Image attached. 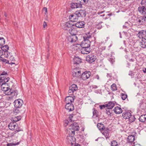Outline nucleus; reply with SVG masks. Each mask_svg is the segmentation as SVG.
<instances>
[{
  "label": "nucleus",
  "instance_id": "obj_1",
  "mask_svg": "<svg viewBox=\"0 0 146 146\" xmlns=\"http://www.w3.org/2000/svg\"><path fill=\"white\" fill-rule=\"evenodd\" d=\"M86 15V12L85 11L80 9L76 11L75 13L71 14L69 16V18L71 21H77L79 17H85Z\"/></svg>",
  "mask_w": 146,
  "mask_h": 146
},
{
  "label": "nucleus",
  "instance_id": "obj_2",
  "mask_svg": "<svg viewBox=\"0 0 146 146\" xmlns=\"http://www.w3.org/2000/svg\"><path fill=\"white\" fill-rule=\"evenodd\" d=\"M8 127L10 129L12 130H15L14 132L15 134L22 131V129L19 127H18L17 124L15 122L10 123L8 125Z\"/></svg>",
  "mask_w": 146,
  "mask_h": 146
},
{
  "label": "nucleus",
  "instance_id": "obj_3",
  "mask_svg": "<svg viewBox=\"0 0 146 146\" xmlns=\"http://www.w3.org/2000/svg\"><path fill=\"white\" fill-rule=\"evenodd\" d=\"M1 50H0V54H3L4 57H8L9 54V52L8 51L9 47L7 45H5L4 46L0 47Z\"/></svg>",
  "mask_w": 146,
  "mask_h": 146
},
{
  "label": "nucleus",
  "instance_id": "obj_4",
  "mask_svg": "<svg viewBox=\"0 0 146 146\" xmlns=\"http://www.w3.org/2000/svg\"><path fill=\"white\" fill-rule=\"evenodd\" d=\"M96 59V56L93 54L87 55L86 57V61L90 64L94 62Z\"/></svg>",
  "mask_w": 146,
  "mask_h": 146
},
{
  "label": "nucleus",
  "instance_id": "obj_5",
  "mask_svg": "<svg viewBox=\"0 0 146 146\" xmlns=\"http://www.w3.org/2000/svg\"><path fill=\"white\" fill-rule=\"evenodd\" d=\"M135 137L133 135H130L128 136L127 141V143L131 144V146H135L137 144V142H134L135 140Z\"/></svg>",
  "mask_w": 146,
  "mask_h": 146
},
{
  "label": "nucleus",
  "instance_id": "obj_6",
  "mask_svg": "<svg viewBox=\"0 0 146 146\" xmlns=\"http://www.w3.org/2000/svg\"><path fill=\"white\" fill-rule=\"evenodd\" d=\"M91 42L89 40H84L82 41L80 45L77 44L78 46L76 47H82V48L90 47V46Z\"/></svg>",
  "mask_w": 146,
  "mask_h": 146
},
{
  "label": "nucleus",
  "instance_id": "obj_7",
  "mask_svg": "<svg viewBox=\"0 0 146 146\" xmlns=\"http://www.w3.org/2000/svg\"><path fill=\"white\" fill-rule=\"evenodd\" d=\"M78 89V87L76 85L73 84L69 87V90L68 93L69 95H73L74 93Z\"/></svg>",
  "mask_w": 146,
  "mask_h": 146
},
{
  "label": "nucleus",
  "instance_id": "obj_8",
  "mask_svg": "<svg viewBox=\"0 0 146 146\" xmlns=\"http://www.w3.org/2000/svg\"><path fill=\"white\" fill-rule=\"evenodd\" d=\"M91 73L89 71H85L82 74L80 78L83 80H86L91 76Z\"/></svg>",
  "mask_w": 146,
  "mask_h": 146
},
{
  "label": "nucleus",
  "instance_id": "obj_9",
  "mask_svg": "<svg viewBox=\"0 0 146 146\" xmlns=\"http://www.w3.org/2000/svg\"><path fill=\"white\" fill-rule=\"evenodd\" d=\"M68 44L69 42L72 43L75 42L78 39L76 36H72V35L68 36L66 38Z\"/></svg>",
  "mask_w": 146,
  "mask_h": 146
},
{
  "label": "nucleus",
  "instance_id": "obj_10",
  "mask_svg": "<svg viewBox=\"0 0 146 146\" xmlns=\"http://www.w3.org/2000/svg\"><path fill=\"white\" fill-rule=\"evenodd\" d=\"M23 103V102L22 100L20 99L16 100L14 102V106L16 108H20Z\"/></svg>",
  "mask_w": 146,
  "mask_h": 146
},
{
  "label": "nucleus",
  "instance_id": "obj_11",
  "mask_svg": "<svg viewBox=\"0 0 146 146\" xmlns=\"http://www.w3.org/2000/svg\"><path fill=\"white\" fill-rule=\"evenodd\" d=\"M137 23L140 25H146V16H141L137 20Z\"/></svg>",
  "mask_w": 146,
  "mask_h": 146
},
{
  "label": "nucleus",
  "instance_id": "obj_12",
  "mask_svg": "<svg viewBox=\"0 0 146 146\" xmlns=\"http://www.w3.org/2000/svg\"><path fill=\"white\" fill-rule=\"evenodd\" d=\"M70 129H73L78 131L79 129V127L78 124L76 122H74L71 124L69 127Z\"/></svg>",
  "mask_w": 146,
  "mask_h": 146
},
{
  "label": "nucleus",
  "instance_id": "obj_13",
  "mask_svg": "<svg viewBox=\"0 0 146 146\" xmlns=\"http://www.w3.org/2000/svg\"><path fill=\"white\" fill-rule=\"evenodd\" d=\"M81 73L80 70H77L76 69H74L73 70L72 72V75L73 77H76L77 78H80Z\"/></svg>",
  "mask_w": 146,
  "mask_h": 146
},
{
  "label": "nucleus",
  "instance_id": "obj_14",
  "mask_svg": "<svg viewBox=\"0 0 146 146\" xmlns=\"http://www.w3.org/2000/svg\"><path fill=\"white\" fill-rule=\"evenodd\" d=\"M137 35L140 38L143 39V38H146V31L142 30L139 31Z\"/></svg>",
  "mask_w": 146,
  "mask_h": 146
},
{
  "label": "nucleus",
  "instance_id": "obj_15",
  "mask_svg": "<svg viewBox=\"0 0 146 146\" xmlns=\"http://www.w3.org/2000/svg\"><path fill=\"white\" fill-rule=\"evenodd\" d=\"M69 33L72 36H76L77 33L76 28L75 27H72L69 30Z\"/></svg>",
  "mask_w": 146,
  "mask_h": 146
},
{
  "label": "nucleus",
  "instance_id": "obj_16",
  "mask_svg": "<svg viewBox=\"0 0 146 146\" xmlns=\"http://www.w3.org/2000/svg\"><path fill=\"white\" fill-rule=\"evenodd\" d=\"M65 108L68 111H70L74 110V107L72 103H69L66 104L65 106Z\"/></svg>",
  "mask_w": 146,
  "mask_h": 146
},
{
  "label": "nucleus",
  "instance_id": "obj_17",
  "mask_svg": "<svg viewBox=\"0 0 146 146\" xmlns=\"http://www.w3.org/2000/svg\"><path fill=\"white\" fill-rule=\"evenodd\" d=\"M74 100V98L73 96H68L66 98L65 102L66 104L72 103Z\"/></svg>",
  "mask_w": 146,
  "mask_h": 146
},
{
  "label": "nucleus",
  "instance_id": "obj_18",
  "mask_svg": "<svg viewBox=\"0 0 146 146\" xmlns=\"http://www.w3.org/2000/svg\"><path fill=\"white\" fill-rule=\"evenodd\" d=\"M67 141L69 143L72 144L75 141V139L74 136L68 135L66 137Z\"/></svg>",
  "mask_w": 146,
  "mask_h": 146
},
{
  "label": "nucleus",
  "instance_id": "obj_19",
  "mask_svg": "<svg viewBox=\"0 0 146 146\" xmlns=\"http://www.w3.org/2000/svg\"><path fill=\"white\" fill-rule=\"evenodd\" d=\"M10 79V78L7 77H6L5 76H0V82L1 83H3L5 84L8 82Z\"/></svg>",
  "mask_w": 146,
  "mask_h": 146
},
{
  "label": "nucleus",
  "instance_id": "obj_20",
  "mask_svg": "<svg viewBox=\"0 0 146 146\" xmlns=\"http://www.w3.org/2000/svg\"><path fill=\"white\" fill-rule=\"evenodd\" d=\"M92 51V49L90 47L82 48L81 52L83 54H87Z\"/></svg>",
  "mask_w": 146,
  "mask_h": 146
},
{
  "label": "nucleus",
  "instance_id": "obj_21",
  "mask_svg": "<svg viewBox=\"0 0 146 146\" xmlns=\"http://www.w3.org/2000/svg\"><path fill=\"white\" fill-rule=\"evenodd\" d=\"M85 23L84 22L81 21L77 22L75 24L74 27L78 28H83L84 27Z\"/></svg>",
  "mask_w": 146,
  "mask_h": 146
},
{
  "label": "nucleus",
  "instance_id": "obj_22",
  "mask_svg": "<svg viewBox=\"0 0 146 146\" xmlns=\"http://www.w3.org/2000/svg\"><path fill=\"white\" fill-rule=\"evenodd\" d=\"M146 7L143 6H140L138 8V11L142 14H146Z\"/></svg>",
  "mask_w": 146,
  "mask_h": 146
},
{
  "label": "nucleus",
  "instance_id": "obj_23",
  "mask_svg": "<svg viewBox=\"0 0 146 146\" xmlns=\"http://www.w3.org/2000/svg\"><path fill=\"white\" fill-rule=\"evenodd\" d=\"M104 131L102 132V133L104 135L106 139H109L110 137V135L109 130L108 128H106L103 130Z\"/></svg>",
  "mask_w": 146,
  "mask_h": 146
},
{
  "label": "nucleus",
  "instance_id": "obj_24",
  "mask_svg": "<svg viewBox=\"0 0 146 146\" xmlns=\"http://www.w3.org/2000/svg\"><path fill=\"white\" fill-rule=\"evenodd\" d=\"M64 29L66 30H68L69 28H71L72 27H74V24L70 23L69 22H66L64 25Z\"/></svg>",
  "mask_w": 146,
  "mask_h": 146
},
{
  "label": "nucleus",
  "instance_id": "obj_25",
  "mask_svg": "<svg viewBox=\"0 0 146 146\" xmlns=\"http://www.w3.org/2000/svg\"><path fill=\"white\" fill-rule=\"evenodd\" d=\"M113 111L116 114H120L122 113V110L121 108L118 106L115 107L113 109Z\"/></svg>",
  "mask_w": 146,
  "mask_h": 146
},
{
  "label": "nucleus",
  "instance_id": "obj_26",
  "mask_svg": "<svg viewBox=\"0 0 146 146\" xmlns=\"http://www.w3.org/2000/svg\"><path fill=\"white\" fill-rule=\"evenodd\" d=\"M139 121L143 123H146V114L141 115L139 119Z\"/></svg>",
  "mask_w": 146,
  "mask_h": 146
},
{
  "label": "nucleus",
  "instance_id": "obj_27",
  "mask_svg": "<svg viewBox=\"0 0 146 146\" xmlns=\"http://www.w3.org/2000/svg\"><path fill=\"white\" fill-rule=\"evenodd\" d=\"M73 62L74 64H79L82 62V60L78 57L75 56L73 58Z\"/></svg>",
  "mask_w": 146,
  "mask_h": 146
},
{
  "label": "nucleus",
  "instance_id": "obj_28",
  "mask_svg": "<svg viewBox=\"0 0 146 146\" xmlns=\"http://www.w3.org/2000/svg\"><path fill=\"white\" fill-rule=\"evenodd\" d=\"M141 46L143 48H146V38L142 39L140 42Z\"/></svg>",
  "mask_w": 146,
  "mask_h": 146
},
{
  "label": "nucleus",
  "instance_id": "obj_29",
  "mask_svg": "<svg viewBox=\"0 0 146 146\" xmlns=\"http://www.w3.org/2000/svg\"><path fill=\"white\" fill-rule=\"evenodd\" d=\"M131 113L128 111H126L123 113L122 117L125 119H128L131 116Z\"/></svg>",
  "mask_w": 146,
  "mask_h": 146
},
{
  "label": "nucleus",
  "instance_id": "obj_30",
  "mask_svg": "<svg viewBox=\"0 0 146 146\" xmlns=\"http://www.w3.org/2000/svg\"><path fill=\"white\" fill-rule=\"evenodd\" d=\"M5 94L6 95H12V96H13L15 95L16 93L15 92H13V90L11 89L8 88V90L5 92Z\"/></svg>",
  "mask_w": 146,
  "mask_h": 146
},
{
  "label": "nucleus",
  "instance_id": "obj_31",
  "mask_svg": "<svg viewBox=\"0 0 146 146\" xmlns=\"http://www.w3.org/2000/svg\"><path fill=\"white\" fill-rule=\"evenodd\" d=\"M115 106V103L113 102H109L108 103L106 104V106L112 109Z\"/></svg>",
  "mask_w": 146,
  "mask_h": 146
},
{
  "label": "nucleus",
  "instance_id": "obj_32",
  "mask_svg": "<svg viewBox=\"0 0 146 146\" xmlns=\"http://www.w3.org/2000/svg\"><path fill=\"white\" fill-rule=\"evenodd\" d=\"M92 34L90 32L84 34L83 36L84 40H88V39L91 37Z\"/></svg>",
  "mask_w": 146,
  "mask_h": 146
},
{
  "label": "nucleus",
  "instance_id": "obj_33",
  "mask_svg": "<svg viewBox=\"0 0 146 146\" xmlns=\"http://www.w3.org/2000/svg\"><path fill=\"white\" fill-rule=\"evenodd\" d=\"M106 113L109 116L111 117L113 115V113L112 112V110L111 108H107L106 109Z\"/></svg>",
  "mask_w": 146,
  "mask_h": 146
},
{
  "label": "nucleus",
  "instance_id": "obj_34",
  "mask_svg": "<svg viewBox=\"0 0 146 146\" xmlns=\"http://www.w3.org/2000/svg\"><path fill=\"white\" fill-rule=\"evenodd\" d=\"M6 85L7 86H8L7 83H5V84L3 83H2L1 84V89L4 91H6L8 90V89L9 88L8 87H6Z\"/></svg>",
  "mask_w": 146,
  "mask_h": 146
},
{
  "label": "nucleus",
  "instance_id": "obj_35",
  "mask_svg": "<svg viewBox=\"0 0 146 146\" xmlns=\"http://www.w3.org/2000/svg\"><path fill=\"white\" fill-rule=\"evenodd\" d=\"M97 126L98 129L101 131H102L105 129L104 125L102 123H98Z\"/></svg>",
  "mask_w": 146,
  "mask_h": 146
},
{
  "label": "nucleus",
  "instance_id": "obj_36",
  "mask_svg": "<svg viewBox=\"0 0 146 146\" xmlns=\"http://www.w3.org/2000/svg\"><path fill=\"white\" fill-rule=\"evenodd\" d=\"M93 116L96 118L98 116V112L94 108L93 109Z\"/></svg>",
  "mask_w": 146,
  "mask_h": 146
},
{
  "label": "nucleus",
  "instance_id": "obj_37",
  "mask_svg": "<svg viewBox=\"0 0 146 146\" xmlns=\"http://www.w3.org/2000/svg\"><path fill=\"white\" fill-rule=\"evenodd\" d=\"M21 119L20 116H15L12 117V119L13 121L15 122L20 120Z\"/></svg>",
  "mask_w": 146,
  "mask_h": 146
},
{
  "label": "nucleus",
  "instance_id": "obj_38",
  "mask_svg": "<svg viewBox=\"0 0 146 146\" xmlns=\"http://www.w3.org/2000/svg\"><path fill=\"white\" fill-rule=\"evenodd\" d=\"M128 119L129 121L131 123L135 121V118L134 115H131V116L129 117V118H128Z\"/></svg>",
  "mask_w": 146,
  "mask_h": 146
},
{
  "label": "nucleus",
  "instance_id": "obj_39",
  "mask_svg": "<svg viewBox=\"0 0 146 146\" xmlns=\"http://www.w3.org/2000/svg\"><path fill=\"white\" fill-rule=\"evenodd\" d=\"M5 42V40L3 37H0V45L3 46Z\"/></svg>",
  "mask_w": 146,
  "mask_h": 146
},
{
  "label": "nucleus",
  "instance_id": "obj_40",
  "mask_svg": "<svg viewBox=\"0 0 146 146\" xmlns=\"http://www.w3.org/2000/svg\"><path fill=\"white\" fill-rule=\"evenodd\" d=\"M111 89L112 91H115L117 90V87L115 84H113L111 86Z\"/></svg>",
  "mask_w": 146,
  "mask_h": 146
},
{
  "label": "nucleus",
  "instance_id": "obj_41",
  "mask_svg": "<svg viewBox=\"0 0 146 146\" xmlns=\"http://www.w3.org/2000/svg\"><path fill=\"white\" fill-rule=\"evenodd\" d=\"M21 110L20 109V108H16L13 110V113L15 114H17L21 112Z\"/></svg>",
  "mask_w": 146,
  "mask_h": 146
},
{
  "label": "nucleus",
  "instance_id": "obj_42",
  "mask_svg": "<svg viewBox=\"0 0 146 146\" xmlns=\"http://www.w3.org/2000/svg\"><path fill=\"white\" fill-rule=\"evenodd\" d=\"M76 3H72L71 4V7L72 9L77 8V5Z\"/></svg>",
  "mask_w": 146,
  "mask_h": 146
},
{
  "label": "nucleus",
  "instance_id": "obj_43",
  "mask_svg": "<svg viewBox=\"0 0 146 146\" xmlns=\"http://www.w3.org/2000/svg\"><path fill=\"white\" fill-rule=\"evenodd\" d=\"M78 1L82 5H85L88 3V0H78Z\"/></svg>",
  "mask_w": 146,
  "mask_h": 146
},
{
  "label": "nucleus",
  "instance_id": "obj_44",
  "mask_svg": "<svg viewBox=\"0 0 146 146\" xmlns=\"http://www.w3.org/2000/svg\"><path fill=\"white\" fill-rule=\"evenodd\" d=\"M6 58H9L10 60L12 61H14L15 60L14 57L12 56L11 55L10 53L9 52V54L8 56V57H5Z\"/></svg>",
  "mask_w": 146,
  "mask_h": 146
},
{
  "label": "nucleus",
  "instance_id": "obj_45",
  "mask_svg": "<svg viewBox=\"0 0 146 146\" xmlns=\"http://www.w3.org/2000/svg\"><path fill=\"white\" fill-rule=\"evenodd\" d=\"M121 98L123 100H125L127 97V95L126 94L121 93Z\"/></svg>",
  "mask_w": 146,
  "mask_h": 146
},
{
  "label": "nucleus",
  "instance_id": "obj_46",
  "mask_svg": "<svg viewBox=\"0 0 146 146\" xmlns=\"http://www.w3.org/2000/svg\"><path fill=\"white\" fill-rule=\"evenodd\" d=\"M111 143V146H118L117 143L115 141L113 140Z\"/></svg>",
  "mask_w": 146,
  "mask_h": 146
},
{
  "label": "nucleus",
  "instance_id": "obj_47",
  "mask_svg": "<svg viewBox=\"0 0 146 146\" xmlns=\"http://www.w3.org/2000/svg\"><path fill=\"white\" fill-rule=\"evenodd\" d=\"M76 3L77 4V8H82V3L80 2H79V1H78V0H77V2Z\"/></svg>",
  "mask_w": 146,
  "mask_h": 146
},
{
  "label": "nucleus",
  "instance_id": "obj_48",
  "mask_svg": "<svg viewBox=\"0 0 146 146\" xmlns=\"http://www.w3.org/2000/svg\"><path fill=\"white\" fill-rule=\"evenodd\" d=\"M108 60L111 63L113 64L115 60L113 57L111 56L108 59Z\"/></svg>",
  "mask_w": 146,
  "mask_h": 146
},
{
  "label": "nucleus",
  "instance_id": "obj_49",
  "mask_svg": "<svg viewBox=\"0 0 146 146\" xmlns=\"http://www.w3.org/2000/svg\"><path fill=\"white\" fill-rule=\"evenodd\" d=\"M19 143V142H17L16 143H7V146H12L13 145H18Z\"/></svg>",
  "mask_w": 146,
  "mask_h": 146
},
{
  "label": "nucleus",
  "instance_id": "obj_50",
  "mask_svg": "<svg viewBox=\"0 0 146 146\" xmlns=\"http://www.w3.org/2000/svg\"><path fill=\"white\" fill-rule=\"evenodd\" d=\"M141 4L142 6H145L146 7V0H142Z\"/></svg>",
  "mask_w": 146,
  "mask_h": 146
},
{
  "label": "nucleus",
  "instance_id": "obj_51",
  "mask_svg": "<svg viewBox=\"0 0 146 146\" xmlns=\"http://www.w3.org/2000/svg\"><path fill=\"white\" fill-rule=\"evenodd\" d=\"M0 60L3 62H6V63H7V61H8L7 60H6V59L3 58V57H2L0 56Z\"/></svg>",
  "mask_w": 146,
  "mask_h": 146
},
{
  "label": "nucleus",
  "instance_id": "obj_52",
  "mask_svg": "<svg viewBox=\"0 0 146 146\" xmlns=\"http://www.w3.org/2000/svg\"><path fill=\"white\" fill-rule=\"evenodd\" d=\"M1 71H0V76L1 75H7V72L5 71H3L2 72H1Z\"/></svg>",
  "mask_w": 146,
  "mask_h": 146
},
{
  "label": "nucleus",
  "instance_id": "obj_53",
  "mask_svg": "<svg viewBox=\"0 0 146 146\" xmlns=\"http://www.w3.org/2000/svg\"><path fill=\"white\" fill-rule=\"evenodd\" d=\"M76 113H75V112H74L73 113H72V114H70V120L71 121H72V120L71 119V118H72L75 115Z\"/></svg>",
  "mask_w": 146,
  "mask_h": 146
},
{
  "label": "nucleus",
  "instance_id": "obj_54",
  "mask_svg": "<svg viewBox=\"0 0 146 146\" xmlns=\"http://www.w3.org/2000/svg\"><path fill=\"white\" fill-rule=\"evenodd\" d=\"M102 27V25H100L99 24L96 26V28L98 29H100Z\"/></svg>",
  "mask_w": 146,
  "mask_h": 146
},
{
  "label": "nucleus",
  "instance_id": "obj_55",
  "mask_svg": "<svg viewBox=\"0 0 146 146\" xmlns=\"http://www.w3.org/2000/svg\"><path fill=\"white\" fill-rule=\"evenodd\" d=\"M99 106L101 109H102L103 108H105V107H107L106 106V104L102 105H100Z\"/></svg>",
  "mask_w": 146,
  "mask_h": 146
},
{
  "label": "nucleus",
  "instance_id": "obj_56",
  "mask_svg": "<svg viewBox=\"0 0 146 146\" xmlns=\"http://www.w3.org/2000/svg\"><path fill=\"white\" fill-rule=\"evenodd\" d=\"M69 122L68 120H66L65 121L64 123V124L65 126H66L69 123Z\"/></svg>",
  "mask_w": 146,
  "mask_h": 146
},
{
  "label": "nucleus",
  "instance_id": "obj_57",
  "mask_svg": "<svg viewBox=\"0 0 146 146\" xmlns=\"http://www.w3.org/2000/svg\"><path fill=\"white\" fill-rule=\"evenodd\" d=\"M71 131V133H72V136H74V135L75 134V131L76 130H75L73 129H70Z\"/></svg>",
  "mask_w": 146,
  "mask_h": 146
},
{
  "label": "nucleus",
  "instance_id": "obj_58",
  "mask_svg": "<svg viewBox=\"0 0 146 146\" xmlns=\"http://www.w3.org/2000/svg\"><path fill=\"white\" fill-rule=\"evenodd\" d=\"M106 49V46H102L100 47V49L102 50H104Z\"/></svg>",
  "mask_w": 146,
  "mask_h": 146
},
{
  "label": "nucleus",
  "instance_id": "obj_59",
  "mask_svg": "<svg viewBox=\"0 0 146 146\" xmlns=\"http://www.w3.org/2000/svg\"><path fill=\"white\" fill-rule=\"evenodd\" d=\"M135 123H136V125H135V127H138V125L139 124V121H136Z\"/></svg>",
  "mask_w": 146,
  "mask_h": 146
},
{
  "label": "nucleus",
  "instance_id": "obj_60",
  "mask_svg": "<svg viewBox=\"0 0 146 146\" xmlns=\"http://www.w3.org/2000/svg\"><path fill=\"white\" fill-rule=\"evenodd\" d=\"M129 75L131 76H133V72L132 71H130L129 72Z\"/></svg>",
  "mask_w": 146,
  "mask_h": 146
},
{
  "label": "nucleus",
  "instance_id": "obj_61",
  "mask_svg": "<svg viewBox=\"0 0 146 146\" xmlns=\"http://www.w3.org/2000/svg\"><path fill=\"white\" fill-rule=\"evenodd\" d=\"M47 26L46 23L44 21L43 23V27L44 28H45Z\"/></svg>",
  "mask_w": 146,
  "mask_h": 146
},
{
  "label": "nucleus",
  "instance_id": "obj_62",
  "mask_svg": "<svg viewBox=\"0 0 146 146\" xmlns=\"http://www.w3.org/2000/svg\"><path fill=\"white\" fill-rule=\"evenodd\" d=\"M94 78H96V79H97L98 80H99V76H98V75H96L95 77H94Z\"/></svg>",
  "mask_w": 146,
  "mask_h": 146
},
{
  "label": "nucleus",
  "instance_id": "obj_63",
  "mask_svg": "<svg viewBox=\"0 0 146 146\" xmlns=\"http://www.w3.org/2000/svg\"><path fill=\"white\" fill-rule=\"evenodd\" d=\"M43 10L45 11V14H46V13H47V8L46 7H44L43 8Z\"/></svg>",
  "mask_w": 146,
  "mask_h": 146
},
{
  "label": "nucleus",
  "instance_id": "obj_64",
  "mask_svg": "<svg viewBox=\"0 0 146 146\" xmlns=\"http://www.w3.org/2000/svg\"><path fill=\"white\" fill-rule=\"evenodd\" d=\"M92 88H93L96 89V88H98V87L96 85H93L92 86Z\"/></svg>",
  "mask_w": 146,
  "mask_h": 146
}]
</instances>
